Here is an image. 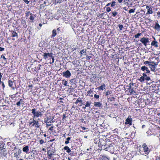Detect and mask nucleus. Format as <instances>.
Masks as SVG:
<instances>
[{"mask_svg":"<svg viewBox=\"0 0 160 160\" xmlns=\"http://www.w3.org/2000/svg\"><path fill=\"white\" fill-rule=\"evenodd\" d=\"M31 111L32 113L34 116V118L35 117L38 118L39 117H42V115L41 112H39L36 109H32Z\"/></svg>","mask_w":160,"mask_h":160,"instance_id":"1","label":"nucleus"},{"mask_svg":"<svg viewBox=\"0 0 160 160\" xmlns=\"http://www.w3.org/2000/svg\"><path fill=\"white\" fill-rule=\"evenodd\" d=\"M140 41L143 44L145 47L147 46V43L149 42L148 38L145 37H143L141 38Z\"/></svg>","mask_w":160,"mask_h":160,"instance_id":"2","label":"nucleus"},{"mask_svg":"<svg viewBox=\"0 0 160 160\" xmlns=\"http://www.w3.org/2000/svg\"><path fill=\"white\" fill-rule=\"evenodd\" d=\"M63 76L66 78H68L71 76V73L69 70H67L65 72H64L62 73Z\"/></svg>","mask_w":160,"mask_h":160,"instance_id":"3","label":"nucleus"},{"mask_svg":"<svg viewBox=\"0 0 160 160\" xmlns=\"http://www.w3.org/2000/svg\"><path fill=\"white\" fill-rule=\"evenodd\" d=\"M38 122H39L38 121H36V120H34V118H33V121L32 122H31L30 123V124H31L32 123H33V124L32 125V126H35V127H36V128H39V125Z\"/></svg>","mask_w":160,"mask_h":160,"instance_id":"4","label":"nucleus"},{"mask_svg":"<svg viewBox=\"0 0 160 160\" xmlns=\"http://www.w3.org/2000/svg\"><path fill=\"white\" fill-rule=\"evenodd\" d=\"M148 66L150 68L151 71L154 72L156 69V67H155L153 64L152 63V62H151V63L149 64Z\"/></svg>","mask_w":160,"mask_h":160,"instance_id":"5","label":"nucleus"},{"mask_svg":"<svg viewBox=\"0 0 160 160\" xmlns=\"http://www.w3.org/2000/svg\"><path fill=\"white\" fill-rule=\"evenodd\" d=\"M126 122H125V124H130V125H132V119L129 117H128L126 120Z\"/></svg>","mask_w":160,"mask_h":160,"instance_id":"6","label":"nucleus"},{"mask_svg":"<svg viewBox=\"0 0 160 160\" xmlns=\"http://www.w3.org/2000/svg\"><path fill=\"white\" fill-rule=\"evenodd\" d=\"M44 121L45 123H52L54 122L53 121L51 120L50 117H47Z\"/></svg>","mask_w":160,"mask_h":160,"instance_id":"7","label":"nucleus"},{"mask_svg":"<svg viewBox=\"0 0 160 160\" xmlns=\"http://www.w3.org/2000/svg\"><path fill=\"white\" fill-rule=\"evenodd\" d=\"M154 40L153 41H152L151 42V45L152 46H154L155 47L157 48L158 47V42L155 41L156 39L155 38H153Z\"/></svg>","mask_w":160,"mask_h":160,"instance_id":"8","label":"nucleus"},{"mask_svg":"<svg viewBox=\"0 0 160 160\" xmlns=\"http://www.w3.org/2000/svg\"><path fill=\"white\" fill-rule=\"evenodd\" d=\"M24 101L22 99H20L18 102L17 103L16 105L18 106H20L21 104L23 105L24 104Z\"/></svg>","mask_w":160,"mask_h":160,"instance_id":"9","label":"nucleus"},{"mask_svg":"<svg viewBox=\"0 0 160 160\" xmlns=\"http://www.w3.org/2000/svg\"><path fill=\"white\" fill-rule=\"evenodd\" d=\"M154 28L158 32L160 31V26L158 23L156 22Z\"/></svg>","mask_w":160,"mask_h":160,"instance_id":"10","label":"nucleus"},{"mask_svg":"<svg viewBox=\"0 0 160 160\" xmlns=\"http://www.w3.org/2000/svg\"><path fill=\"white\" fill-rule=\"evenodd\" d=\"M94 105L95 106L99 108L102 107V103L99 102H94Z\"/></svg>","mask_w":160,"mask_h":160,"instance_id":"11","label":"nucleus"},{"mask_svg":"<svg viewBox=\"0 0 160 160\" xmlns=\"http://www.w3.org/2000/svg\"><path fill=\"white\" fill-rule=\"evenodd\" d=\"M144 152H145V154L148 155L149 152L150 151L148 150V148L147 147H144L143 148Z\"/></svg>","mask_w":160,"mask_h":160,"instance_id":"12","label":"nucleus"},{"mask_svg":"<svg viewBox=\"0 0 160 160\" xmlns=\"http://www.w3.org/2000/svg\"><path fill=\"white\" fill-rule=\"evenodd\" d=\"M142 75L144 77V78L145 80L147 81H149L151 80L150 78L149 77L147 76L146 73H143Z\"/></svg>","mask_w":160,"mask_h":160,"instance_id":"13","label":"nucleus"},{"mask_svg":"<svg viewBox=\"0 0 160 160\" xmlns=\"http://www.w3.org/2000/svg\"><path fill=\"white\" fill-rule=\"evenodd\" d=\"M105 88V85L103 83L101 86L98 87V90H103Z\"/></svg>","mask_w":160,"mask_h":160,"instance_id":"14","label":"nucleus"},{"mask_svg":"<svg viewBox=\"0 0 160 160\" xmlns=\"http://www.w3.org/2000/svg\"><path fill=\"white\" fill-rule=\"evenodd\" d=\"M22 151L23 152L26 153H27L29 151L28 146H26L22 148Z\"/></svg>","mask_w":160,"mask_h":160,"instance_id":"15","label":"nucleus"},{"mask_svg":"<svg viewBox=\"0 0 160 160\" xmlns=\"http://www.w3.org/2000/svg\"><path fill=\"white\" fill-rule=\"evenodd\" d=\"M8 85L10 87H12L13 83V82L11 80H9L8 81Z\"/></svg>","mask_w":160,"mask_h":160,"instance_id":"16","label":"nucleus"},{"mask_svg":"<svg viewBox=\"0 0 160 160\" xmlns=\"http://www.w3.org/2000/svg\"><path fill=\"white\" fill-rule=\"evenodd\" d=\"M64 149L67 150V152L69 153L71 152L70 149L68 146H66L64 148Z\"/></svg>","mask_w":160,"mask_h":160,"instance_id":"17","label":"nucleus"},{"mask_svg":"<svg viewBox=\"0 0 160 160\" xmlns=\"http://www.w3.org/2000/svg\"><path fill=\"white\" fill-rule=\"evenodd\" d=\"M152 13L153 11H152V8H149L148 9V11L146 13V14H152Z\"/></svg>","mask_w":160,"mask_h":160,"instance_id":"18","label":"nucleus"},{"mask_svg":"<svg viewBox=\"0 0 160 160\" xmlns=\"http://www.w3.org/2000/svg\"><path fill=\"white\" fill-rule=\"evenodd\" d=\"M70 82L72 84H75L77 82L75 78L72 79L70 80Z\"/></svg>","mask_w":160,"mask_h":160,"instance_id":"19","label":"nucleus"},{"mask_svg":"<svg viewBox=\"0 0 160 160\" xmlns=\"http://www.w3.org/2000/svg\"><path fill=\"white\" fill-rule=\"evenodd\" d=\"M30 17L29 18L31 20V22H33V20L34 19L35 17L32 15V13H30Z\"/></svg>","mask_w":160,"mask_h":160,"instance_id":"20","label":"nucleus"},{"mask_svg":"<svg viewBox=\"0 0 160 160\" xmlns=\"http://www.w3.org/2000/svg\"><path fill=\"white\" fill-rule=\"evenodd\" d=\"M144 78V77H143V76H141L138 79V80L141 82H143L145 80Z\"/></svg>","mask_w":160,"mask_h":160,"instance_id":"21","label":"nucleus"},{"mask_svg":"<svg viewBox=\"0 0 160 160\" xmlns=\"http://www.w3.org/2000/svg\"><path fill=\"white\" fill-rule=\"evenodd\" d=\"M12 37H18V34L17 32L13 31L12 32Z\"/></svg>","mask_w":160,"mask_h":160,"instance_id":"22","label":"nucleus"},{"mask_svg":"<svg viewBox=\"0 0 160 160\" xmlns=\"http://www.w3.org/2000/svg\"><path fill=\"white\" fill-rule=\"evenodd\" d=\"M52 37H55L57 34L56 30L55 29H53L52 30Z\"/></svg>","mask_w":160,"mask_h":160,"instance_id":"23","label":"nucleus"},{"mask_svg":"<svg viewBox=\"0 0 160 160\" xmlns=\"http://www.w3.org/2000/svg\"><path fill=\"white\" fill-rule=\"evenodd\" d=\"M54 153V152L53 151L51 152L50 154H49V155L48 156V158H49V159H51L52 156V155H53Z\"/></svg>","mask_w":160,"mask_h":160,"instance_id":"24","label":"nucleus"},{"mask_svg":"<svg viewBox=\"0 0 160 160\" xmlns=\"http://www.w3.org/2000/svg\"><path fill=\"white\" fill-rule=\"evenodd\" d=\"M67 140H66L65 142V143L66 144H67L69 143V141L70 140L71 138L68 137L67 139Z\"/></svg>","mask_w":160,"mask_h":160,"instance_id":"25","label":"nucleus"},{"mask_svg":"<svg viewBox=\"0 0 160 160\" xmlns=\"http://www.w3.org/2000/svg\"><path fill=\"white\" fill-rule=\"evenodd\" d=\"M67 81L64 80H62V83L65 86H67Z\"/></svg>","mask_w":160,"mask_h":160,"instance_id":"26","label":"nucleus"},{"mask_svg":"<svg viewBox=\"0 0 160 160\" xmlns=\"http://www.w3.org/2000/svg\"><path fill=\"white\" fill-rule=\"evenodd\" d=\"M1 58H2L5 61V64H6V63H7V58H5V56L3 55H2L1 57Z\"/></svg>","mask_w":160,"mask_h":160,"instance_id":"27","label":"nucleus"},{"mask_svg":"<svg viewBox=\"0 0 160 160\" xmlns=\"http://www.w3.org/2000/svg\"><path fill=\"white\" fill-rule=\"evenodd\" d=\"M112 16L114 17H115L117 15L118 12H116L115 11H114L112 12Z\"/></svg>","mask_w":160,"mask_h":160,"instance_id":"28","label":"nucleus"},{"mask_svg":"<svg viewBox=\"0 0 160 160\" xmlns=\"http://www.w3.org/2000/svg\"><path fill=\"white\" fill-rule=\"evenodd\" d=\"M91 103V102H87L86 103V104L85 105L86 106V107H90Z\"/></svg>","mask_w":160,"mask_h":160,"instance_id":"29","label":"nucleus"},{"mask_svg":"<svg viewBox=\"0 0 160 160\" xmlns=\"http://www.w3.org/2000/svg\"><path fill=\"white\" fill-rule=\"evenodd\" d=\"M147 69H148V68L145 66H142L141 68V69L143 71H146Z\"/></svg>","mask_w":160,"mask_h":160,"instance_id":"30","label":"nucleus"},{"mask_svg":"<svg viewBox=\"0 0 160 160\" xmlns=\"http://www.w3.org/2000/svg\"><path fill=\"white\" fill-rule=\"evenodd\" d=\"M116 4V2L115 1H112V3L111 5V7H113L115 6Z\"/></svg>","mask_w":160,"mask_h":160,"instance_id":"31","label":"nucleus"},{"mask_svg":"<svg viewBox=\"0 0 160 160\" xmlns=\"http://www.w3.org/2000/svg\"><path fill=\"white\" fill-rule=\"evenodd\" d=\"M142 35L141 33H138L137 34L135 35L134 37L135 38H137L139 37V36H140Z\"/></svg>","mask_w":160,"mask_h":160,"instance_id":"32","label":"nucleus"},{"mask_svg":"<svg viewBox=\"0 0 160 160\" xmlns=\"http://www.w3.org/2000/svg\"><path fill=\"white\" fill-rule=\"evenodd\" d=\"M47 54V55L49 57H51L52 56V55L53 54L52 53H46Z\"/></svg>","mask_w":160,"mask_h":160,"instance_id":"33","label":"nucleus"},{"mask_svg":"<svg viewBox=\"0 0 160 160\" xmlns=\"http://www.w3.org/2000/svg\"><path fill=\"white\" fill-rule=\"evenodd\" d=\"M43 58L46 60L47 59V58H48V56L47 55V54H46V53H44V54H43Z\"/></svg>","mask_w":160,"mask_h":160,"instance_id":"34","label":"nucleus"},{"mask_svg":"<svg viewBox=\"0 0 160 160\" xmlns=\"http://www.w3.org/2000/svg\"><path fill=\"white\" fill-rule=\"evenodd\" d=\"M135 8H134V9H131L129 11V13H130L132 12H135Z\"/></svg>","mask_w":160,"mask_h":160,"instance_id":"35","label":"nucleus"},{"mask_svg":"<svg viewBox=\"0 0 160 160\" xmlns=\"http://www.w3.org/2000/svg\"><path fill=\"white\" fill-rule=\"evenodd\" d=\"M86 50L83 49V50H82L81 51L80 53L81 54V55H82L83 53H86Z\"/></svg>","mask_w":160,"mask_h":160,"instance_id":"36","label":"nucleus"},{"mask_svg":"<svg viewBox=\"0 0 160 160\" xmlns=\"http://www.w3.org/2000/svg\"><path fill=\"white\" fill-rule=\"evenodd\" d=\"M102 160H109V159L105 156L102 157Z\"/></svg>","mask_w":160,"mask_h":160,"instance_id":"37","label":"nucleus"},{"mask_svg":"<svg viewBox=\"0 0 160 160\" xmlns=\"http://www.w3.org/2000/svg\"><path fill=\"white\" fill-rule=\"evenodd\" d=\"M30 13H31L30 11L27 12L26 13V17H28L29 15V14L30 15Z\"/></svg>","mask_w":160,"mask_h":160,"instance_id":"38","label":"nucleus"},{"mask_svg":"<svg viewBox=\"0 0 160 160\" xmlns=\"http://www.w3.org/2000/svg\"><path fill=\"white\" fill-rule=\"evenodd\" d=\"M118 28L120 29V30H122V28H123V27L122 25L119 24L118 25Z\"/></svg>","mask_w":160,"mask_h":160,"instance_id":"39","label":"nucleus"},{"mask_svg":"<svg viewBox=\"0 0 160 160\" xmlns=\"http://www.w3.org/2000/svg\"><path fill=\"white\" fill-rule=\"evenodd\" d=\"M79 102H82V100L81 99H78L75 102V103H77Z\"/></svg>","mask_w":160,"mask_h":160,"instance_id":"40","label":"nucleus"},{"mask_svg":"<svg viewBox=\"0 0 160 160\" xmlns=\"http://www.w3.org/2000/svg\"><path fill=\"white\" fill-rule=\"evenodd\" d=\"M94 98H95L96 99L99 98V96L98 95L95 94L94 95Z\"/></svg>","mask_w":160,"mask_h":160,"instance_id":"41","label":"nucleus"},{"mask_svg":"<svg viewBox=\"0 0 160 160\" xmlns=\"http://www.w3.org/2000/svg\"><path fill=\"white\" fill-rule=\"evenodd\" d=\"M19 155L18 153L16 152V153H14V157L18 158V156Z\"/></svg>","mask_w":160,"mask_h":160,"instance_id":"42","label":"nucleus"},{"mask_svg":"<svg viewBox=\"0 0 160 160\" xmlns=\"http://www.w3.org/2000/svg\"><path fill=\"white\" fill-rule=\"evenodd\" d=\"M111 9L109 7H108L106 8V11L107 12H110L111 11Z\"/></svg>","mask_w":160,"mask_h":160,"instance_id":"43","label":"nucleus"},{"mask_svg":"<svg viewBox=\"0 0 160 160\" xmlns=\"http://www.w3.org/2000/svg\"><path fill=\"white\" fill-rule=\"evenodd\" d=\"M44 143V141L43 140L41 139V140H40V143L41 144H43Z\"/></svg>","mask_w":160,"mask_h":160,"instance_id":"44","label":"nucleus"},{"mask_svg":"<svg viewBox=\"0 0 160 160\" xmlns=\"http://www.w3.org/2000/svg\"><path fill=\"white\" fill-rule=\"evenodd\" d=\"M55 1L57 3H60L61 2L62 0H55Z\"/></svg>","mask_w":160,"mask_h":160,"instance_id":"45","label":"nucleus"},{"mask_svg":"<svg viewBox=\"0 0 160 160\" xmlns=\"http://www.w3.org/2000/svg\"><path fill=\"white\" fill-rule=\"evenodd\" d=\"M92 92V91L91 89H90L87 92L88 94H91Z\"/></svg>","mask_w":160,"mask_h":160,"instance_id":"46","label":"nucleus"},{"mask_svg":"<svg viewBox=\"0 0 160 160\" xmlns=\"http://www.w3.org/2000/svg\"><path fill=\"white\" fill-rule=\"evenodd\" d=\"M144 63L145 64H148V65L149 64L151 63V62H149L148 61H146L145 62H144Z\"/></svg>","mask_w":160,"mask_h":160,"instance_id":"47","label":"nucleus"},{"mask_svg":"<svg viewBox=\"0 0 160 160\" xmlns=\"http://www.w3.org/2000/svg\"><path fill=\"white\" fill-rule=\"evenodd\" d=\"M0 83L2 84V85L3 87V89L5 87V86L4 83L2 82L1 81V82H0Z\"/></svg>","mask_w":160,"mask_h":160,"instance_id":"48","label":"nucleus"},{"mask_svg":"<svg viewBox=\"0 0 160 160\" xmlns=\"http://www.w3.org/2000/svg\"><path fill=\"white\" fill-rule=\"evenodd\" d=\"M3 74L1 73H0V82H1V78L2 77Z\"/></svg>","mask_w":160,"mask_h":160,"instance_id":"49","label":"nucleus"},{"mask_svg":"<svg viewBox=\"0 0 160 160\" xmlns=\"http://www.w3.org/2000/svg\"><path fill=\"white\" fill-rule=\"evenodd\" d=\"M147 147L146 144L145 143H143V144L142 145V147L143 148L145 147Z\"/></svg>","mask_w":160,"mask_h":160,"instance_id":"50","label":"nucleus"},{"mask_svg":"<svg viewBox=\"0 0 160 160\" xmlns=\"http://www.w3.org/2000/svg\"><path fill=\"white\" fill-rule=\"evenodd\" d=\"M51 58H52V62H50L51 64L53 63L54 62V57L53 56H52V57H51Z\"/></svg>","mask_w":160,"mask_h":160,"instance_id":"51","label":"nucleus"},{"mask_svg":"<svg viewBox=\"0 0 160 160\" xmlns=\"http://www.w3.org/2000/svg\"><path fill=\"white\" fill-rule=\"evenodd\" d=\"M152 63L155 66V67H156L158 65V63H156L155 62H152Z\"/></svg>","mask_w":160,"mask_h":160,"instance_id":"52","label":"nucleus"},{"mask_svg":"<svg viewBox=\"0 0 160 160\" xmlns=\"http://www.w3.org/2000/svg\"><path fill=\"white\" fill-rule=\"evenodd\" d=\"M23 1L25 2L26 4H28L29 3V1L28 0H23Z\"/></svg>","mask_w":160,"mask_h":160,"instance_id":"53","label":"nucleus"},{"mask_svg":"<svg viewBox=\"0 0 160 160\" xmlns=\"http://www.w3.org/2000/svg\"><path fill=\"white\" fill-rule=\"evenodd\" d=\"M18 153L19 155V154L21 153V150L19 149L18 151V152H17Z\"/></svg>","mask_w":160,"mask_h":160,"instance_id":"54","label":"nucleus"},{"mask_svg":"<svg viewBox=\"0 0 160 160\" xmlns=\"http://www.w3.org/2000/svg\"><path fill=\"white\" fill-rule=\"evenodd\" d=\"M91 58V57L90 56H87L86 57V58H87V60H89Z\"/></svg>","mask_w":160,"mask_h":160,"instance_id":"55","label":"nucleus"},{"mask_svg":"<svg viewBox=\"0 0 160 160\" xmlns=\"http://www.w3.org/2000/svg\"><path fill=\"white\" fill-rule=\"evenodd\" d=\"M49 117L50 118L51 120L53 121V120L54 119V117L52 116H50Z\"/></svg>","mask_w":160,"mask_h":160,"instance_id":"56","label":"nucleus"},{"mask_svg":"<svg viewBox=\"0 0 160 160\" xmlns=\"http://www.w3.org/2000/svg\"><path fill=\"white\" fill-rule=\"evenodd\" d=\"M4 147V145L3 144H2L0 146V147L1 148H2V149H4V148H3Z\"/></svg>","mask_w":160,"mask_h":160,"instance_id":"57","label":"nucleus"},{"mask_svg":"<svg viewBox=\"0 0 160 160\" xmlns=\"http://www.w3.org/2000/svg\"><path fill=\"white\" fill-rule=\"evenodd\" d=\"M131 85H132V86H133V82L131 83H130L129 86L130 88H131Z\"/></svg>","mask_w":160,"mask_h":160,"instance_id":"58","label":"nucleus"},{"mask_svg":"<svg viewBox=\"0 0 160 160\" xmlns=\"http://www.w3.org/2000/svg\"><path fill=\"white\" fill-rule=\"evenodd\" d=\"M146 71V73H149L150 72V71L148 69V68L147 69Z\"/></svg>","mask_w":160,"mask_h":160,"instance_id":"59","label":"nucleus"},{"mask_svg":"<svg viewBox=\"0 0 160 160\" xmlns=\"http://www.w3.org/2000/svg\"><path fill=\"white\" fill-rule=\"evenodd\" d=\"M4 50V48L0 47V51H2Z\"/></svg>","mask_w":160,"mask_h":160,"instance_id":"60","label":"nucleus"},{"mask_svg":"<svg viewBox=\"0 0 160 160\" xmlns=\"http://www.w3.org/2000/svg\"><path fill=\"white\" fill-rule=\"evenodd\" d=\"M46 123L47 125L46 127L47 128H48L49 126H51V124H49V123Z\"/></svg>","mask_w":160,"mask_h":160,"instance_id":"61","label":"nucleus"},{"mask_svg":"<svg viewBox=\"0 0 160 160\" xmlns=\"http://www.w3.org/2000/svg\"><path fill=\"white\" fill-rule=\"evenodd\" d=\"M53 127H51L49 129V130L50 131H52L53 130Z\"/></svg>","mask_w":160,"mask_h":160,"instance_id":"62","label":"nucleus"},{"mask_svg":"<svg viewBox=\"0 0 160 160\" xmlns=\"http://www.w3.org/2000/svg\"><path fill=\"white\" fill-rule=\"evenodd\" d=\"M131 92L132 93H133V92H135V91L134 90H133V88H132V89H131Z\"/></svg>","mask_w":160,"mask_h":160,"instance_id":"63","label":"nucleus"},{"mask_svg":"<svg viewBox=\"0 0 160 160\" xmlns=\"http://www.w3.org/2000/svg\"><path fill=\"white\" fill-rule=\"evenodd\" d=\"M81 128L83 130H85L86 129V128L83 127H81Z\"/></svg>","mask_w":160,"mask_h":160,"instance_id":"64","label":"nucleus"}]
</instances>
